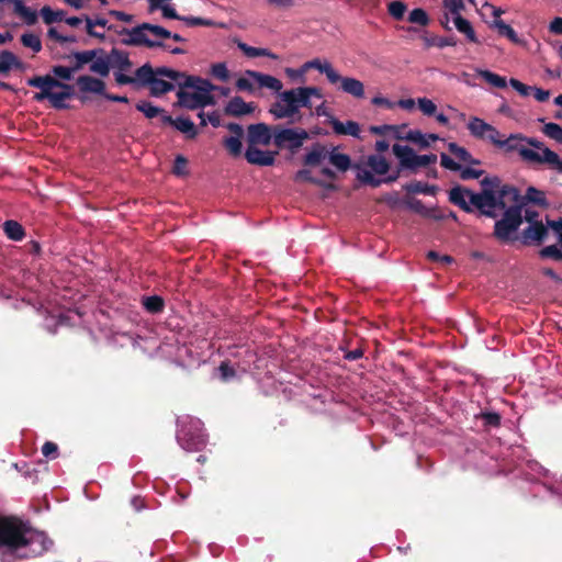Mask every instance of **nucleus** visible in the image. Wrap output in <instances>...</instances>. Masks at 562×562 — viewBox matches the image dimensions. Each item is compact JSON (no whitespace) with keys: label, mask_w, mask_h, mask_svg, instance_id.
<instances>
[{"label":"nucleus","mask_w":562,"mask_h":562,"mask_svg":"<svg viewBox=\"0 0 562 562\" xmlns=\"http://www.w3.org/2000/svg\"><path fill=\"white\" fill-rule=\"evenodd\" d=\"M259 88H267L279 92L277 100L270 105L269 113L276 120H285L289 123H300L303 119L301 108L312 109V99H322V90L317 87H296L285 91L282 82L271 76L255 70H248Z\"/></svg>","instance_id":"1"},{"label":"nucleus","mask_w":562,"mask_h":562,"mask_svg":"<svg viewBox=\"0 0 562 562\" xmlns=\"http://www.w3.org/2000/svg\"><path fill=\"white\" fill-rule=\"evenodd\" d=\"M483 189L480 193L471 190L454 187L449 192L451 203L458 205L465 212H471L475 206L488 217H496L498 212L504 211L509 201L516 202L519 191L512 186H499L497 178H485L481 182Z\"/></svg>","instance_id":"2"},{"label":"nucleus","mask_w":562,"mask_h":562,"mask_svg":"<svg viewBox=\"0 0 562 562\" xmlns=\"http://www.w3.org/2000/svg\"><path fill=\"white\" fill-rule=\"evenodd\" d=\"M50 541L20 519L0 515V550L5 555L18 558H34L44 553Z\"/></svg>","instance_id":"3"},{"label":"nucleus","mask_w":562,"mask_h":562,"mask_svg":"<svg viewBox=\"0 0 562 562\" xmlns=\"http://www.w3.org/2000/svg\"><path fill=\"white\" fill-rule=\"evenodd\" d=\"M496 147L506 153L516 151L526 162L543 164L562 173V158L537 138L526 137L519 133L505 137L501 133L499 143L496 144Z\"/></svg>","instance_id":"4"},{"label":"nucleus","mask_w":562,"mask_h":562,"mask_svg":"<svg viewBox=\"0 0 562 562\" xmlns=\"http://www.w3.org/2000/svg\"><path fill=\"white\" fill-rule=\"evenodd\" d=\"M158 74L176 81L180 87L177 93L178 104L180 106L194 110L214 104V97L211 92L215 87L209 80L187 76L183 72L165 67L159 69Z\"/></svg>","instance_id":"5"},{"label":"nucleus","mask_w":562,"mask_h":562,"mask_svg":"<svg viewBox=\"0 0 562 562\" xmlns=\"http://www.w3.org/2000/svg\"><path fill=\"white\" fill-rule=\"evenodd\" d=\"M27 85L41 90L34 94L35 101L41 102L47 99L56 109L66 108L65 101L74 94L71 86L63 83L48 75L30 78Z\"/></svg>","instance_id":"6"},{"label":"nucleus","mask_w":562,"mask_h":562,"mask_svg":"<svg viewBox=\"0 0 562 562\" xmlns=\"http://www.w3.org/2000/svg\"><path fill=\"white\" fill-rule=\"evenodd\" d=\"M352 168L361 183L376 188L383 183V177L389 173L391 165L382 155L373 154L361 158Z\"/></svg>","instance_id":"7"},{"label":"nucleus","mask_w":562,"mask_h":562,"mask_svg":"<svg viewBox=\"0 0 562 562\" xmlns=\"http://www.w3.org/2000/svg\"><path fill=\"white\" fill-rule=\"evenodd\" d=\"M123 43L127 45H146L148 47L161 45L160 40L171 37L176 42L184 41L182 36L171 34L162 26L144 23L125 32Z\"/></svg>","instance_id":"8"},{"label":"nucleus","mask_w":562,"mask_h":562,"mask_svg":"<svg viewBox=\"0 0 562 562\" xmlns=\"http://www.w3.org/2000/svg\"><path fill=\"white\" fill-rule=\"evenodd\" d=\"M504 210L503 218L495 223L494 233L498 239L507 241L522 223L521 198L519 196L516 202L509 201Z\"/></svg>","instance_id":"9"},{"label":"nucleus","mask_w":562,"mask_h":562,"mask_svg":"<svg viewBox=\"0 0 562 562\" xmlns=\"http://www.w3.org/2000/svg\"><path fill=\"white\" fill-rule=\"evenodd\" d=\"M406 125H381V126H371L370 131L373 134L382 135L385 130H390L393 132V136L397 139H405L413 143L418 144L422 148H427L430 143L427 139V136L423 134L418 130H411L407 133H404Z\"/></svg>","instance_id":"10"},{"label":"nucleus","mask_w":562,"mask_h":562,"mask_svg":"<svg viewBox=\"0 0 562 562\" xmlns=\"http://www.w3.org/2000/svg\"><path fill=\"white\" fill-rule=\"evenodd\" d=\"M308 138V133L303 128H276L273 131V143L278 147L288 146L295 150Z\"/></svg>","instance_id":"11"},{"label":"nucleus","mask_w":562,"mask_h":562,"mask_svg":"<svg viewBox=\"0 0 562 562\" xmlns=\"http://www.w3.org/2000/svg\"><path fill=\"white\" fill-rule=\"evenodd\" d=\"M467 127L470 134L475 138L490 142L494 146L499 143L501 132L480 117H471L467 124Z\"/></svg>","instance_id":"12"},{"label":"nucleus","mask_w":562,"mask_h":562,"mask_svg":"<svg viewBox=\"0 0 562 562\" xmlns=\"http://www.w3.org/2000/svg\"><path fill=\"white\" fill-rule=\"evenodd\" d=\"M76 85L80 92L79 99L86 102L90 95H106L105 82L99 78L92 76H80L78 77Z\"/></svg>","instance_id":"13"},{"label":"nucleus","mask_w":562,"mask_h":562,"mask_svg":"<svg viewBox=\"0 0 562 562\" xmlns=\"http://www.w3.org/2000/svg\"><path fill=\"white\" fill-rule=\"evenodd\" d=\"M273 140V132L265 123L251 124L248 126V146H268Z\"/></svg>","instance_id":"14"},{"label":"nucleus","mask_w":562,"mask_h":562,"mask_svg":"<svg viewBox=\"0 0 562 562\" xmlns=\"http://www.w3.org/2000/svg\"><path fill=\"white\" fill-rule=\"evenodd\" d=\"M277 151L261 150L257 146H248L245 158L251 165L272 166L276 161Z\"/></svg>","instance_id":"15"},{"label":"nucleus","mask_w":562,"mask_h":562,"mask_svg":"<svg viewBox=\"0 0 562 562\" xmlns=\"http://www.w3.org/2000/svg\"><path fill=\"white\" fill-rule=\"evenodd\" d=\"M316 69L322 74H325L327 80L331 85H337V80H339V72L333 67V65L328 60H322L318 58L312 59L304 64V70Z\"/></svg>","instance_id":"16"},{"label":"nucleus","mask_w":562,"mask_h":562,"mask_svg":"<svg viewBox=\"0 0 562 562\" xmlns=\"http://www.w3.org/2000/svg\"><path fill=\"white\" fill-rule=\"evenodd\" d=\"M338 88L357 99L364 98V85L352 77H342L339 75V80H337Z\"/></svg>","instance_id":"17"},{"label":"nucleus","mask_w":562,"mask_h":562,"mask_svg":"<svg viewBox=\"0 0 562 562\" xmlns=\"http://www.w3.org/2000/svg\"><path fill=\"white\" fill-rule=\"evenodd\" d=\"M256 109L255 103L245 102L240 97L232 98L225 106V113L232 116L251 114Z\"/></svg>","instance_id":"18"},{"label":"nucleus","mask_w":562,"mask_h":562,"mask_svg":"<svg viewBox=\"0 0 562 562\" xmlns=\"http://www.w3.org/2000/svg\"><path fill=\"white\" fill-rule=\"evenodd\" d=\"M393 154L400 161V168L413 169V162L416 157L414 149L406 145L395 144L392 147Z\"/></svg>","instance_id":"19"},{"label":"nucleus","mask_w":562,"mask_h":562,"mask_svg":"<svg viewBox=\"0 0 562 562\" xmlns=\"http://www.w3.org/2000/svg\"><path fill=\"white\" fill-rule=\"evenodd\" d=\"M159 69L160 68L156 69V75L153 78L151 82L149 83L150 93L155 97H159L168 91L173 90L175 85H177L176 81L159 75Z\"/></svg>","instance_id":"20"},{"label":"nucleus","mask_w":562,"mask_h":562,"mask_svg":"<svg viewBox=\"0 0 562 562\" xmlns=\"http://www.w3.org/2000/svg\"><path fill=\"white\" fill-rule=\"evenodd\" d=\"M329 123L333 131L338 135L360 137V125L355 121L340 122L339 120L331 117Z\"/></svg>","instance_id":"21"},{"label":"nucleus","mask_w":562,"mask_h":562,"mask_svg":"<svg viewBox=\"0 0 562 562\" xmlns=\"http://www.w3.org/2000/svg\"><path fill=\"white\" fill-rule=\"evenodd\" d=\"M7 2V0H0V3ZM13 3L14 13L20 16L26 24L33 25L37 21V13L35 10L24 5L22 0H8Z\"/></svg>","instance_id":"22"},{"label":"nucleus","mask_w":562,"mask_h":562,"mask_svg":"<svg viewBox=\"0 0 562 562\" xmlns=\"http://www.w3.org/2000/svg\"><path fill=\"white\" fill-rule=\"evenodd\" d=\"M109 59L111 68L117 69V71H130L133 66L128 55L119 49H112Z\"/></svg>","instance_id":"23"},{"label":"nucleus","mask_w":562,"mask_h":562,"mask_svg":"<svg viewBox=\"0 0 562 562\" xmlns=\"http://www.w3.org/2000/svg\"><path fill=\"white\" fill-rule=\"evenodd\" d=\"M547 234L548 229L541 222H533L524 231L522 237L526 243H541L546 238Z\"/></svg>","instance_id":"24"},{"label":"nucleus","mask_w":562,"mask_h":562,"mask_svg":"<svg viewBox=\"0 0 562 562\" xmlns=\"http://www.w3.org/2000/svg\"><path fill=\"white\" fill-rule=\"evenodd\" d=\"M148 1V11L155 12L160 10L162 16L166 19H180L177 14L175 8L171 4L172 0H147Z\"/></svg>","instance_id":"25"},{"label":"nucleus","mask_w":562,"mask_h":562,"mask_svg":"<svg viewBox=\"0 0 562 562\" xmlns=\"http://www.w3.org/2000/svg\"><path fill=\"white\" fill-rule=\"evenodd\" d=\"M329 162L337 168L339 171H347L351 167L350 157L346 154L339 153L336 148H333L328 154Z\"/></svg>","instance_id":"26"},{"label":"nucleus","mask_w":562,"mask_h":562,"mask_svg":"<svg viewBox=\"0 0 562 562\" xmlns=\"http://www.w3.org/2000/svg\"><path fill=\"white\" fill-rule=\"evenodd\" d=\"M453 23L456 29L465 35V37L472 43H479L476 34L471 25V23L464 19L462 15H458L453 18Z\"/></svg>","instance_id":"27"},{"label":"nucleus","mask_w":562,"mask_h":562,"mask_svg":"<svg viewBox=\"0 0 562 562\" xmlns=\"http://www.w3.org/2000/svg\"><path fill=\"white\" fill-rule=\"evenodd\" d=\"M237 47L248 57H269L271 59H278V55L273 54L267 48H258L247 45L244 42H237Z\"/></svg>","instance_id":"28"},{"label":"nucleus","mask_w":562,"mask_h":562,"mask_svg":"<svg viewBox=\"0 0 562 562\" xmlns=\"http://www.w3.org/2000/svg\"><path fill=\"white\" fill-rule=\"evenodd\" d=\"M329 151L325 146L319 144L315 145L311 151L305 156L304 162L305 165L316 166L321 164L322 160L328 158Z\"/></svg>","instance_id":"29"},{"label":"nucleus","mask_w":562,"mask_h":562,"mask_svg":"<svg viewBox=\"0 0 562 562\" xmlns=\"http://www.w3.org/2000/svg\"><path fill=\"white\" fill-rule=\"evenodd\" d=\"M405 204L408 209L412 211L425 216V217H432V218H441V216H438L434 213L432 210L427 209L420 200L417 199H407L405 201Z\"/></svg>","instance_id":"30"},{"label":"nucleus","mask_w":562,"mask_h":562,"mask_svg":"<svg viewBox=\"0 0 562 562\" xmlns=\"http://www.w3.org/2000/svg\"><path fill=\"white\" fill-rule=\"evenodd\" d=\"M19 66L20 61L14 54L9 50H3L0 53V72L7 74L11 68Z\"/></svg>","instance_id":"31"},{"label":"nucleus","mask_w":562,"mask_h":562,"mask_svg":"<svg viewBox=\"0 0 562 562\" xmlns=\"http://www.w3.org/2000/svg\"><path fill=\"white\" fill-rule=\"evenodd\" d=\"M173 126L189 138H193L196 135L194 123L187 117L176 119Z\"/></svg>","instance_id":"32"},{"label":"nucleus","mask_w":562,"mask_h":562,"mask_svg":"<svg viewBox=\"0 0 562 562\" xmlns=\"http://www.w3.org/2000/svg\"><path fill=\"white\" fill-rule=\"evenodd\" d=\"M3 229L7 236L13 240H21L24 236L23 227L15 221L4 222Z\"/></svg>","instance_id":"33"},{"label":"nucleus","mask_w":562,"mask_h":562,"mask_svg":"<svg viewBox=\"0 0 562 562\" xmlns=\"http://www.w3.org/2000/svg\"><path fill=\"white\" fill-rule=\"evenodd\" d=\"M111 65L109 56L106 58L100 57L93 60L90 65V70L101 77H106L110 72Z\"/></svg>","instance_id":"34"},{"label":"nucleus","mask_w":562,"mask_h":562,"mask_svg":"<svg viewBox=\"0 0 562 562\" xmlns=\"http://www.w3.org/2000/svg\"><path fill=\"white\" fill-rule=\"evenodd\" d=\"M155 75L156 70L154 71L150 65L145 64L135 71V82L139 81L149 86Z\"/></svg>","instance_id":"35"},{"label":"nucleus","mask_w":562,"mask_h":562,"mask_svg":"<svg viewBox=\"0 0 562 562\" xmlns=\"http://www.w3.org/2000/svg\"><path fill=\"white\" fill-rule=\"evenodd\" d=\"M477 74L486 82L496 88H505L507 85L506 79L504 77H501L497 74H494L490 70H479Z\"/></svg>","instance_id":"36"},{"label":"nucleus","mask_w":562,"mask_h":562,"mask_svg":"<svg viewBox=\"0 0 562 562\" xmlns=\"http://www.w3.org/2000/svg\"><path fill=\"white\" fill-rule=\"evenodd\" d=\"M406 191L411 193H424L434 195L436 193V187L429 186L420 181H414L405 186Z\"/></svg>","instance_id":"37"},{"label":"nucleus","mask_w":562,"mask_h":562,"mask_svg":"<svg viewBox=\"0 0 562 562\" xmlns=\"http://www.w3.org/2000/svg\"><path fill=\"white\" fill-rule=\"evenodd\" d=\"M407 20L413 23L420 26H426L429 24L430 20L427 14V12L424 9L416 8L412 10L408 14Z\"/></svg>","instance_id":"38"},{"label":"nucleus","mask_w":562,"mask_h":562,"mask_svg":"<svg viewBox=\"0 0 562 562\" xmlns=\"http://www.w3.org/2000/svg\"><path fill=\"white\" fill-rule=\"evenodd\" d=\"M241 137L243 136H229L224 139V146L232 156H239L241 153Z\"/></svg>","instance_id":"39"},{"label":"nucleus","mask_w":562,"mask_h":562,"mask_svg":"<svg viewBox=\"0 0 562 562\" xmlns=\"http://www.w3.org/2000/svg\"><path fill=\"white\" fill-rule=\"evenodd\" d=\"M294 180L296 182H312V183H315L317 186H321V187H324V188H328V189L334 188L331 184H326L325 182H323V181H321V180H318L316 178H313L312 175H311V171L307 170V169L299 170L295 173Z\"/></svg>","instance_id":"40"},{"label":"nucleus","mask_w":562,"mask_h":562,"mask_svg":"<svg viewBox=\"0 0 562 562\" xmlns=\"http://www.w3.org/2000/svg\"><path fill=\"white\" fill-rule=\"evenodd\" d=\"M41 15L46 24H52L54 22L61 21L65 18L64 11H54L49 7L42 8Z\"/></svg>","instance_id":"41"},{"label":"nucleus","mask_w":562,"mask_h":562,"mask_svg":"<svg viewBox=\"0 0 562 562\" xmlns=\"http://www.w3.org/2000/svg\"><path fill=\"white\" fill-rule=\"evenodd\" d=\"M21 42L25 47L31 48L34 53L42 49L41 38L34 33H25L21 36Z\"/></svg>","instance_id":"42"},{"label":"nucleus","mask_w":562,"mask_h":562,"mask_svg":"<svg viewBox=\"0 0 562 562\" xmlns=\"http://www.w3.org/2000/svg\"><path fill=\"white\" fill-rule=\"evenodd\" d=\"M542 132L549 138L562 144V127L557 123L544 124Z\"/></svg>","instance_id":"43"},{"label":"nucleus","mask_w":562,"mask_h":562,"mask_svg":"<svg viewBox=\"0 0 562 562\" xmlns=\"http://www.w3.org/2000/svg\"><path fill=\"white\" fill-rule=\"evenodd\" d=\"M255 85L257 83L254 81V77L248 75V70L244 72V76L236 80V88L239 91L252 93L255 91Z\"/></svg>","instance_id":"44"},{"label":"nucleus","mask_w":562,"mask_h":562,"mask_svg":"<svg viewBox=\"0 0 562 562\" xmlns=\"http://www.w3.org/2000/svg\"><path fill=\"white\" fill-rule=\"evenodd\" d=\"M493 26L501 35L507 36L510 41L517 42V34L512 26L506 24L503 20H494Z\"/></svg>","instance_id":"45"},{"label":"nucleus","mask_w":562,"mask_h":562,"mask_svg":"<svg viewBox=\"0 0 562 562\" xmlns=\"http://www.w3.org/2000/svg\"><path fill=\"white\" fill-rule=\"evenodd\" d=\"M79 70V66L74 67H65V66H54L52 68V72L63 79V80H70L74 77V74Z\"/></svg>","instance_id":"46"},{"label":"nucleus","mask_w":562,"mask_h":562,"mask_svg":"<svg viewBox=\"0 0 562 562\" xmlns=\"http://www.w3.org/2000/svg\"><path fill=\"white\" fill-rule=\"evenodd\" d=\"M211 74L213 77L224 82L229 79V70L225 63L213 64L211 66Z\"/></svg>","instance_id":"47"},{"label":"nucleus","mask_w":562,"mask_h":562,"mask_svg":"<svg viewBox=\"0 0 562 562\" xmlns=\"http://www.w3.org/2000/svg\"><path fill=\"white\" fill-rule=\"evenodd\" d=\"M136 109L143 112L148 119L156 117L158 114L162 113V110L153 105L149 102L140 101L136 104Z\"/></svg>","instance_id":"48"},{"label":"nucleus","mask_w":562,"mask_h":562,"mask_svg":"<svg viewBox=\"0 0 562 562\" xmlns=\"http://www.w3.org/2000/svg\"><path fill=\"white\" fill-rule=\"evenodd\" d=\"M443 7L454 18L461 15L465 5L463 0H443Z\"/></svg>","instance_id":"49"},{"label":"nucleus","mask_w":562,"mask_h":562,"mask_svg":"<svg viewBox=\"0 0 562 562\" xmlns=\"http://www.w3.org/2000/svg\"><path fill=\"white\" fill-rule=\"evenodd\" d=\"M417 104L419 110L427 116L436 115L437 105L427 98H418Z\"/></svg>","instance_id":"50"},{"label":"nucleus","mask_w":562,"mask_h":562,"mask_svg":"<svg viewBox=\"0 0 562 562\" xmlns=\"http://www.w3.org/2000/svg\"><path fill=\"white\" fill-rule=\"evenodd\" d=\"M521 198V205L524 204V200H528L530 202L537 203V204H543L546 202L543 192L537 190L533 187L528 188L526 196Z\"/></svg>","instance_id":"51"},{"label":"nucleus","mask_w":562,"mask_h":562,"mask_svg":"<svg viewBox=\"0 0 562 562\" xmlns=\"http://www.w3.org/2000/svg\"><path fill=\"white\" fill-rule=\"evenodd\" d=\"M144 306L151 313H157L162 310L164 301L159 296H149L144 300Z\"/></svg>","instance_id":"52"},{"label":"nucleus","mask_w":562,"mask_h":562,"mask_svg":"<svg viewBox=\"0 0 562 562\" xmlns=\"http://www.w3.org/2000/svg\"><path fill=\"white\" fill-rule=\"evenodd\" d=\"M436 161H437V156L434 154L420 155V156L416 155L414 162H413L412 170H416L417 168L429 166L431 164H435Z\"/></svg>","instance_id":"53"},{"label":"nucleus","mask_w":562,"mask_h":562,"mask_svg":"<svg viewBox=\"0 0 562 562\" xmlns=\"http://www.w3.org/2000/svg\"><path fill=\"white\" fill-rule=\"evenodd\" d=\"M436 161H437V156L434 154L420 155V156L416 155L414 162H413L412 170H416L417 168L429 166L431 164H435Z\"/></svg>","instance_id":"54"},{"label":"nucleus","mask_w":562,"mask_h":562,"mask_svg":"<svg viewBox=\"0 0 562 562\" xmlns=\"http://www.w3.org/2000/svg\"><path fill=\"white\" fill-rule=\"evenodd\" d=\"M540 256L543 258H552L554 260H562V249L555 245H550L540 250Z\"/></svg>","instance_id":"55"},{"label":"nucleus","mask_w":562,"mask_h":562,"mask_svg":"<svg viewBox=\"0 0 562 562\" xmlns=\"http://www.w3.org/2000/svg\"><path fill=\"white\" fill-rule=\"evenodd\" d=\"M406 11V5L402 1H393L389 4V13L396 20H401Z\"/></svg>","instance_id":"56"},{"label":"nucleus","mask_w":562,"mask_h":562,"mask_svg":"<svg viewBox=\"0 0 562 562\" xmlns=\"http://www.w3.org/2000/svg\"><path fill=\"white\" fill-rule=\"evenodd\" d=\"M95 52L94 50H85L75 54V58L77 64L75 66H79V69L82 65L92 63L94 60Z\"/></svg>","instance_id":"57"},{"label":"nucleus","mask_w":562,"mask_h":562,"mask_svg":"<svg viewBox=\"0 0 562 562\" xmlns=\"http://www.w3.org/2000/svg\"><path fill=\"white\" fill-rule=\"evenodd\" d=\"M509 85L522 97H528L532 90V87L527 86L514 78L509 80Z\"/></svg>","instance_id":"58"},{"label":"nucleus","mask_w":562,"mask_h":562,"mask_svg":"<svg viewBox=\"0 0 562 562\" xmlns=\"http://www.w3.org/2000/svg\"><path fill=\"white\" fill-rule=\"evenodd\" d=\"M173 172L178 176L187 173V159L182 156H178L175 160Z\"/></svg>","instance_id":"59"},{"label":"nucleus","mask_w":562,"mask_h":562,"mask_svg":"<svg viewBox=\"0 0 562 562\" xmlns=\"http://www.w3.org/2000/svg\"><path fill=\"white\" fill-rule=\"evenodd\" d=\"M218 371L223 381H227L235 376V370L226 362H223L220 366Z\"/></svg>","instance_id":"60"},{"label":"nucleus","mask_w":562,"mask_h":562,"mask_svg":"<svg viewBox=\"0 0 562 562\" xmlns=\"http://www.w3.org/2000/svg\"><path fill=\"white\" fill-rule=\"evenodd\" d=\"M440 159L442 167L454 171L461 170L460 165L456 162L452 158H450L448 155L441 154Z\"/></svg>","instance_id":"61"},{"label":"nucleus","mask_w":562,"mask_h":562,"mask_svg":"<svg viewBox=\"0 0 562 562\" xmlns=\"http://www.w3.org/2000/svg\"><path fill=\"white\" fill-rule=\"evenodd\" d=\"M427 258L434 261H439L445 265H449L453 261L452 257L448 255H439L438 252L432 250L427 254Z\"/></svg>","instance_id":"62"},{"label":"nucleus","mask_w":562,"mask_h":562,"mask_svg":"<svg viewBox=\"0 0 562 562\" xmlns=\"http://www.w3.org/2000/svg\"><path fill=\"white\" fill-rule=\"evenodd\" d=\"M86 29L90 36L98 37V38H104L105 34L104 32H100L97 30V26L92 24V20L88 16L86 18Z\"/></svg>","instance_id":"63"},{"label":"nucleus","mask_w":562,"mask_h":562,"mask_svg":"<svg viewBox=\"0 0 562 562\" xmlns=\"http://www.w3.org/2000/svg\"><path fill=\"white\" fill-rule=\"evenodd\" d=\"M482 173H483L482 170H477V169H473V168L467 167V168L461 170V178L463 180L477 179V178L481 177Z\"/></svg>","instance_id":"64"}]
</instances>
